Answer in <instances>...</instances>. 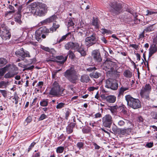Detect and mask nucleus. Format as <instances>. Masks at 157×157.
I'll return each mask as SVG.
<instances>
[{
  "mask_svg": "<svg viewBox=\"0 0 157 157\" xmlns=\"http://www.w3.org/2000/svg\"><path fill=\"white\" fill-rule=\"evenodd\" d=\"M59 26V25H56L55 23H53L52 26L49 29H47L45 26L40 27L35 32V37L36 40L38 41H41V37L43 39L45 38L46 35H48L49 33H52Z\"/></svg>",
  "mask_w": 157,
  "mask_h": 157,
  "instance_id": "1",
  "label": "nucleus"
},
{
  "mask_svg": "<svg viewBox=\"0 0 157 157\" xmlns=\"http://www.w3.org/2000/svg\"><path fill=\"white\" fill-rule=\"evenodd\" d=\"M85 37L87 36L85 39V44L88 47H90L95 44L98 39L96 34L90 30H86Z\"/></svg>",
  "mask_w": 157,
  "mask_h": 157,
  "instance_id": "2",
  "label": "nucleus"
},
{
  "mask_svg": "<svg viewBox=\"0 0 157 157\" xmlns=\"http://www.w3.org/2000/svg\"><path fill=\"white\" fill-rule=\"evenodd\" d=\"M101 67L102 69L107 71V75L113 74L116 69V63L108 60H106Z\"/></svg>",
  "mask_w": 157,
  "mask_h": 157,
  "instance_id": "3",
  "label": "nucleus"
},
{
  "mask_svg": "<svg viewBox=\"0 0 157 157\" xmlns=\"http://www.w3.org/2000/svg\"><path fill=\"white\" fill-rule=\"evenodd\" d=\"M125 98L128 105L132 108L136 109L141 107V102L138 99L135 98L130 95H126Z\"/></svg>",
  "mask_w": 157,
  "mask_h": 157,
  "instance_id": "4",
  "label": "nucleus"
},
{
  "mask_svg": "<svg viewBox=\"0 0 157 157\" xmlns=\"http://www.w3.org/2000/svg\"><path fill=\"white\" fill-rule=\"evenodd\" d=\"M65 89H61L59 84L55 82L53 84L52 87L49 92L50 95L58 97L63 96L65 95Z\"/></svg>",
  "mask_w": 157,
  "mask_h": 157,
  "instance_id": "5",
  "label": "nucleus"
},
{
  "mask_svg": "<svg viewBox=\"0 0 157 157\" xmlns=\"http://www.w3.org/2000/svg\"><path fill=\"white\" fill-rule=\"evenodd\" d=\"M64 76L68 80L73 83H76L78 79V74L73 69L70 68L67 70L64 73Z\"/></svg>",
  "mask_w": 157,
  "mask_h": 157,
  "instance_id": "6",
  "label": "nucleus"
},
{
  "mask_svg": "<svg viewBox=\"0 0 157 157\" xmlns=\"http://www.w3.org/2000/svg\"><path fill=\"white\" fill-rule=\"evenodd\" d=\"M4 67H6V71H9L8 73H6L4 75V77L6 78H10L14 75L17 74V68L14 65H10L8 66H6Z\"/></svg>",
  "mask_w": 157,
  "mask_h": 157,
  "instance_id": "7",
  "label": "nucleus"
},
{
  "mask_svg": "<svg viewBox=\"0 0 157 157\" xmlns=\"http://www.w3.org/2000/svg\"><path fill=\"white\" fill-rule=\"evenodd\" d=\"M47 8L48 7L45 4L40 3L34 13L39 16H43L47 13Z\"/></svg>",
  "mask_w": 157,
  "mask_h": 157,
  "instance_id": "8",
  "label": "nucleus"
},
{
  "mask_svg": "<svg viewBox=\"0 0 157 157\" xmlns=\"http://www.w3.org/2000/svg\"><path fill=\"white\" fill-rule=\"evenodd\" d=\"M105 86L112 90H116L118 88V85L115 80L109 78L106 81Z\"/></svg>",
  "mask_w": 157,
  "mask_h": 157,
  "instance_id": "9",
  "label": "nucleus"
},
{
  "mask_svg": "<svg viewBox=\"0 0 157 157\" xmlns=\"http://www.w3.org/2000/svg\"><path fill=\"white\" fill-rule=\"evenodd\" d=\"M113 121L112 117L109 114H107L105 115L102 118V125L106 128H110Z\"/></svg>",
  "mask_w": 157,
  "mask_h": 157,
  "instance_id": "10",
  "label": "nucleus"
},
{
  "mask_svg": "<svg viewBox=\"0 0 157 157\" xmlns=\"http://www.w3.org/2000/svg\"><path fill=\"white\" fill-rule=\"evenodd\" d=\"M110 6L111 7V12L115 14H118L122 12V6L121 4L113 2L111 3Z\"/></svg>",
  "mask_w": 157,
  "mask_h": 157,
  "instance_id": "11",
  "label": "nucleus"
},
{
  "mask_svg": "<svg viewBox=\"0 0 157 157\" xmlns=\"http://www.w3.org/2000/svg\"><path fill=\"white\" fill-rule=\"evenodd\" d=\"M91 56L94 60L97 63H100L102 61V58L99 49L93 50L91 52Z\"/></svg>",
  "mask_w": 157,
  "mask_h": 157,
  "instance_id": "12",
  "label": "nucleus"
},
{
  "mask_svg": "<svg viewBox=\"0 0 157 157\" xmlns=\"http://www.w3.org/2000/svg\"><path fill=\"white\" fill-rule=\"evenodd\" d=\"M15 53L17 56L21 57L22 60H24L26 57H30L29 52L27 51H24L23 48L17 51Z\"/></svg>",
  "mask_w": 157,
  "mask_h": 157,
  "instance_id": "13",
  "label": "nucleus"
},
{
  "mask_svg": "<svg viewBox=\"0 0 157 157\" xmlns=\"http://www.w3.org/2000/svg\"><path fill=\"white\" fill-rule=\"evenodd\" d=\"M0 36L2 40H6L9 39L11 36V34L9 31L4 28L3 31H1Z\"/></svg>",
  "mask_w": 157,
  "mask_h": 157,
  "instance_id": "14",
  "label": "nucleus"
},
{
  "mask_svg": "<svg viewBox=\"0 0 157 157\" xmlns=\"http://www.w3.org/2000/svg\"><path fill=\"white\" fill-rule=\"evenodd\" d=\"M78 47V43H74L70 42L66 44L65 45V47L66 49L68 50L69 49H72L75 50V49Z\"/></svg>",
  "mask_w": 157,
  "mask_h": 157,
  "instance_id": "15",
  "label": "nucleus"
},
{
  "mask_svg": "<svg viewBox=\"0 0 157 157\" xmlns=\"http://www.w3.org/2000/svg\"><path fill=\"white\" fill-rule=\"evenodd\" d=\"M101 97L105 99L106 101L109 103H113L116 100V97L113 95H110L105 96L103 95L101 96Z\"/></svg>",
  "mask_w": 157,
  "mask_h": 157,
  "instance_id": "16",
  "label": "nucleus"
},
{
  "mask_svg": "<svg viewBox=\"0 0 157 157\" xmlns=\"http://www.w3.org/2000/svg\"><path fill=\"white\" fill-rule=\"evenodd\" d=\"M151 89V86L149 84H146L145 86L142 88L140 92L141 96L144 95L147 92L150 91Z\"/></svg>",
  "mask_w": 157,
  "mask_h": 157,
  "instance_id": "17",
  "label": "nucleus"
},
{
  "mask_svg": "<svg viewBox=\"0 0 157 157\" xmlns=\"http://www.w3.org/2000/svg\"><path fill=\"white\" fill-rule=\"evenodd\" d=\"M30 60L31 63H30L24 65L23 67L25 68V69H24L23 71H24L25 70H32L34 68V66L33 65H32L29 67H28V66L32 64L33 63H34L35 62V58H33V59H30Z\"/></svg>",
  "mask_w": 157,
  "mask_h": 157,
  "instance_id": "18",
  "label": "nucleus"
},
{
  "mask_svg": "<svg viewBox=\"0 0 157 157\" xmlns=\"http://www.w3.org/2000/svg\"><path fill=\"white\" fill-rule=\"evenodd\" d=\"M157 51V46L156 44H153L149 49V57H151L152 55Z\"/></svg>",
  "mask_w": 157,
  "mask_h": 157,
  "instance_id": "19",
  "label": "nucleus"
},
{
  "mask_svg": "<svg viewBox=\"0 0 157 157\" xmlns=\"http://www.w3.org/2000/svg\"><path fill=\"white\" fill-rule=\"evenodd\" d=\"M56 18V16L55 15H54L50 17L49 18L42 21L41 23L42 24L49 23L52 22L53 21L55 20Z\"/></svg>",
  "mask_w": 157,
  "mask_h": 157,
  "instance_id": "20",
  "label": "nucleus"
},
{
  "mask_svg": "<svg viewBox=\"0 0 157 157\" xmlns=\"http://www.w3.org/2000/svg\"><path fill=\"white\" fill-rule=\"evenodd\" d=\"M86 30V29L83 28H79L77 31L78 35L83 38L85 37Z\"/></svg>",
  "mask_w": 157,
  "mask_h": 157,
  "instance_id": "21",
  "label": "nucleus"
},
{
  "mask_svg": "<svg viewBox=\"0 0 157 157\" xmlns=\"http://www.w3.org/2000/svg\"><path fill=\"white\" fill-rule=\"evenodd\" d=\"M68 55H67L65 57L62 56H58L56 57V59L59 61H57L61 64H63L67 60Z\"/></svg>",
  "mask_w": 157,
  "mask_h": 157,
  "instance_id": "22",
  "label": "nucleus"
},
{
  "mask_svg": "<svg viewBox=\"0 0 157 157\" xmlns=\"http://www.w3.org/2000/svg\"><path fill=\"white\" fill-rule=\"evenodd\" d=\"M90 79L87 75L84 74L82 75L80 78V81L82 82L87 83L89 82Z\"/></svg>",
  "mask_w": 157,
  "mask_h": 157,
  "instance_id": "23",
  "label": "nucleus"
},
{
  "mask_svg": "<svg viewBox=\"0 0 157 157\" xmlns=\"http://www.w3.org/2000/svg\"><path fill=\"white\" fill-rule=\"evenodd\" d=\"M38 5H37V3L36 2L32 3L29 7V10H31L33 13H35Z\"/></svg>",
  "mask_w": 157,
  "mask_h": 157,
  "instance_id": "24",
  "label": "nucleus"
},
{
  "mask_svg": "<svg viewBox=\"0 0 157 157\" xmlns=\"http://www.w3.org/2000/svg\"><path fill=\"white\" fill-rule=\"evenodd\" d=\"M74 124L71 123L67 127L66 132L68 134H70L73 132V128L75 127Z\"/></svg>",
  "mask_w": 157,
  "mask_h": 157,
  "instance_id": "25",
  "label": "nucleus"
},
{
  "mask_svg": "<svg viewBox=\"0 0 157 157\" xmlns=\"http://www.w3.org/2000/svg\"><path fill=\"white\" fill-rule=\"evenodd\" d=\"M120 133L122 135H125L128 134L131 131V129L130 128H121L120 130Z\"/></svg>",
  "mask_w": 157,
  "mask_h": 157,
  "instance_id": "26",
  "label": "nucleus"
},
{
  "mask_svg": "<svg viewBox=\"0 0 157 157\" xmlns=\"http://www.w3.org/2000/svg\"><path fill=\"white\" fill-rule=\"evenodd\" d=\"M89 76L91 78H97L101 76V74L98 72H95L90 73Z\"/></svg>",
  "mask_w": 157,
  "mask_h": 157,
  "instance_id": "27",
  "label": "nucleus"
},
{
  "mask_svg": "<svg viewBox=\"0 0 157 157\" xmlns=\"http://www.w3.org/2000/svg\"><path fill=\"white\" fill-rule=\"evenodd\" d=\"M41 48L45 51L49 52L52 54H54L55 52V51L53 48L50 49L48 47H45L44 46H42Z\"/></svg>",
  "mask_w": 157,
  "mask_h": 157,
  "instance_id": "28",
  "label": "nucleus"
},
{
  "mask_svg": "<svg viewBox=\"0 0 157 157\" xmlns=\"http://www.w3.org/2000/svg\"><path fill=\"white\" fill-rule=\"evenodd\" d=\"M21 15L20 13H18L15 16V21L21 24L22 22L21 20Z\"/></svg>",
  "mask_w": 157,
  "mask_h": 157,
  "instance_id": "29",
  "label": "nucleus"
},
{
  "mask_svg": "<svg viewBox=\"0 0 157 157\" xmlns=\"http://www.w3.org/2000/svg\"><path fill=\"white\" fill-rule=\"evenodd\" d=\"M118 125L120 126H123L125 123L129 122V121L126 119L122 118V120H119L117 121Z\"/></svg>",
  "mask_w": 157,
  "mask_h": 157,
  "instance_id": "30",
  "label": "nucleus"
},
{
  "mask_svg": "<svg viewBox=\"0 0 157 157\" xmlns=\"http://www.w3.org/2000/svg\"><path fill=\"white\" fill-rule=\"evenodd\" d=\"M124 76L127 78H130L132 76V72L128 70L125 71L124 72Z\"/></svg>",
  "mask_w": 157,
  "mask_h": 157,
  "instance_id": "31",
  "label": "nucleus"
},
{
  "mask_svg": "<svg viewBox=\"0 0 157 157\" xmlns=\"http://www.w3.org/2000/svg\"><path fill=\"white\" fill-rule=\"evenodd\" d=\"M48 100L47 99H43L41 100L40 102V105L43 107H46L48 104Z\"/></svg>",
  "mask_w": 157,
  "mask_h": 157,
  "instance_id": "32",
  "label": "nucleus"
},
{
  "mask_svg": "<svg viewBox=\"0 0 157 157\" xmlns=\"http://www.w3.org/2000/svg\"><path fill=\"white\" fill-rule=\"evenodd\" d=\"M92 25L94 26L96 28H98L99 27L98 20L97 18H94L92 20Z\"/></svg>",
  "mask_w": 157,
  "mask_h": 157,
  "instance_id": "33",
  "label": "nucleus"
},
{
  "mask_svg": "<svg viewBox=\"0 0 157 157\" xmlns=\"http://www.w3.org/2000/svg\"><path fill=\"white\" fill-rule=\"evenodd\" d=\"M129 89L128 87H121L119 90V95H123L124 92Z\"/></svg>",
  "mask_w": 157,
  "mask_h": 157,
  "instance_id": "34",
  "label": "nucleus"
},
{
  "mask_svg": "<svg viewBox=\"0 0 157 157\" xmlns=\"http://www.w3.org/2000/svg\"><path fill=\"white\" fill-rule=\"evenodd\" d=\"M118 108V107L117 106H113L110 107V108H109V109L110 110L112 113L113 114L116 112Z\"/></svg>",
  "mask_w": 157,
  "mask_h": 157,
  "instance_id": "35",
  "label": "nucleus"
},
{
  "mask_svg": "<svg viewBox=\"0 0 157 157\" xmlns=\"http://www.w3.org/2000/svg\"><path fill=\"white\" fill-rule=\"evenodd\" d=\"M7 62L6 59L3 58H0V67L5 65Z\"/></svg>",
  "mask_w": 157,
  "mask_h": 157,
  "instance_id": "36",
  "label": "nucleus"
},
{
  "mask_svg": "<svg viewBox=\"0 0 157 157\" xmlns=\"http://www.w3.org/2000/svg\"><path fill=\"white\" fill-rule=\"evenodd\" d=\"M155 24H153L150 26L146 28L144 30V32H149L153 31L154 30V29L153 27V26Z\"/></svg>",
  "mask_w": 157,
  "mask_h": 157,
  "instance_id": "37",
  "label": "nucleus"
},
{
  "mask_svg": "<svg viewBox=\"0 0 157 157\" xmlns=\"http://www.w3.org/2000/svg\"><path fill=\"white\" fill-rule=\"evenodd\" d=\"M6 67H4L0 69V79L2 77L3 75L6 72Z\"/></svg>",
  "mask_w": 157,
  "mask_h": 157,
  "instance_id": "38",
  "label": "nucleus"
},
{
  "mask_svg": "<svg viewBox=\"0 0 157 157\" xmlns=\"http://www.w3.org/2000/svg\"><path fill=\"white\" fill-rule=\"evenodd\" d=\"M6 67H4L0 69V79L2 77L3 75L6 72Z\"/></svg>",
  "mask_w": 157,
  "mask_h": 157,
  "instance_id": "39",
  "label": "nucleus"
},
{
  "mask_svg": "<svg viewBox=\"0 0 157 157\" xmlns=\"http://www.w3.org/2000/svg\"><path fill=\"white\" fill-rule=\"evenodd\" d=\"M6 67H4L0 69V79L2 77L3 75L6 72Z\"/></svg>",
  "mask_w": 157,
  "mask_h": 157,
  "instance_id": "40",
  "label": "nucleus"
},
{
  "mask_svg": "<svg viewBox=\"0 0 157 157\" xmlns=\"http://www.w3.org/2000/svg\"><path fill=\"white\" fill-rule=\"evenodd\" d=\"M68 55L69 57L72 59H74L75 57V56L73 52L70 50L68 52V55Z\"/></svg>",
  "mask_w": 157,
  "mask_h": 157,
  "instance_id": "41",
  "label": "nucleus"
},
{
  "mask_svg": "<svg viewBox=\"0 0 157 157\" xmlns=\"http://www.w3.org/2000/svg\"><path fill=\"white\" fill-rule=\"evenodd\" d=\"M57 103L58 104L56 106V108L57 109H61L65 105V104L63 102H60L59 103H58V102H57Z\"/></svg>",
  "mask_w": 157,
  "mask_h": 157,
  "instance_id": "42",
  "label": "nucleus"
},
{
  "mask_svg": "<svg viewBox=\"0 0 157 157\" xmlns=\"http://www.w3.org/2000/svg\"><path fill=\"white\" fill-rule=\"evenodd\" d=\"M64 149V148L63 147H59L57 148L56 151L58 153H61L63 152Z\"/></svg>",
  "mask_w": 157,
  "mask_h": 157,
  "instance_id": "43",
  "label": "nucleus"
},
{
  "mask_svg": "<svg viewBox=\"0 0 157 157\" xmlns=\"http://www.w3.org/2000/svg\"><path fill=\"white\" fill-rule=\"evenodd\" d=\"M18 97L17 94H14L13 99H14L15 101V104H17L18 103Z\"/></svg>",
  "mask_w": 157,
  "mask_h": 157,
  "instance_id": "44",
  "label": "nucleus"
},
{
  "mask_svg": "<svg viewBox=\"0 0 157 157\" xmlns=\"http://www.w3.org/2000/svg\"><path fill=\"white\" fill-rule=\"evenodd\" d=\"M70 34V33H67L65 35H64L59 40V42H60L64 40H65L67 37V36Z\"/></svg>",
  "mask_w": 157,
  "mask_h": 157,
  "instance_id": "45",
  "label": "nucleus"
},
{
  "mask_svg": "<svg viewBox=\"0 0 157 157\" xmlns=\"http://www.w3.org/2000/svg\"><path fill=\"white\" fill-rule=\"evenodd\" d=\"M84 146V144L81 142H79L77 143V147L80 149L81 148H82Z\"/></svg>",
  "mask_w": 157,
  "mask_h": 157,
  "instance_id": "46",
  "label": "nucleus"
},
{
  "mask_svg": "<svg viewBox=\"0 0 157 157\" xmlns=\"http://www.w3.org/2000/svg\"><path fill=\"white\" fill-rule=\"evenodd\" d=\"M147 14H146V15H151L153 14L154 13H157L156 12H155L153 11L149 10H146Z\"/></svg>",
  "mask_w": 157,
  "mask_h": 157,
  "instance_id": "47",
  "label": "nucleus"
},
{
  "mask_svg": "<svg viewBox=\"0 0 157 157\" xmlns=\"http://www.w3.org/2000/svg\"><path fill=\"white\" fill-rule=\"evenodd\" d=\"M97 69L95 67H90L86 69V71L89 72H92Z\"/></svg>",
  "mask_w": 157,
  "mask_h": 157,
  "instance_id": "48",
  "label": "nucleus"
},
{
  "mask_svg": "<svg viewBox=\"0 0 157 157\" xmlns=\"http://www.w3.org/2000/svg\"><path fill=\"white\" fill-rule=\"evenodd\" d=\"M112 130L114 133H117L119 129L116 125L112 126Z\"/></svg>",
  "mask_w": 157,
  "mask_h": 157,
  "instance_id": "49",
  "label": "nucleus"
},
{
  "mask_svg": "<svg viewBox=\"0 0 157 157\" xmlns=\"http://www.w3.org/2000/svg\"><path fill=\"white\" fill-rule=\"evenodd\" d=\"M47 117V115L45 114H42L39 118V121H42Z\"/></svg>",
  "mask_w": 157,
  "mask_h": 157,
  "instance_id": "50",
  "label": "nucleus"
},
{
  "mask_svg": "<svg viewBox=\"0 0 157 157\" xmlns=\"http://www.w3.org/2000/svg\"><path fill=\"white\" fill-rule=\"evenodd\" d=\"M0 93H1L3 96L6 97L7 96V92L5 90H0Z\"/></svg>",
  "mask_w": 157,
  "mask_h": 157,
  "instance_id": "51",
  "label": "nucleus"
},
{
  "mask_svg": "<svg viewBox=\"0 0 157 157\" xmlns=\"http://www.w3.org/2000/svg\"><path fill=\"white\" fill-rule=\"evenodd\" d=\"M75 50H77V51L79 53H80L81 52H82V51H83L84 50L83 48L81 47L79 44H78V47L77 48L75 49Z\"/></svg>",
  "mask_w": 157,
  "mask_h": 157,
  "instance_id": "52",
  "label": "nucleus"
},
{
  "mask_svg": "<svg viewBox=\"0 0 157 157\" xmlns=\"http://www.w3.org/2000/svg\"><path fill=\"white\" fill-rule=\"evenodd\" d=\"M153 145V143H148L146 144V146L148 148H151L152 147Z\"/></svg>",
  "mask_w": 157,
  "mask_h": 157,
  "instance_id": "53",
  "label": "nucleus"
},
{
  "mask_svg": "<svg viewBox=\"0 0 157 157\" xmlns=\"http://www.w3.org/2000/svg\"><path fill=\"white\" fill-rule=\"evenodd\" d=\"M151 82H152L155 85L156 84V82L157 81V79L156 78H152L151 79Z\"/></svg>",
  "mask_w": 157,
  "mask_h": 157,
  "instance_id": "54",
  "label": "nucleus"
},
{
  "mask_svg": "<svg viewBox=\"0 0 157 157\" xmlns=\"http://www.w3.org/2000/svg\"><path fill=\"white\" fill-rule=\"evenodd\" d=\"M68 26H73L74 25V23L71 20H69L68 22Z\"/></svg>",
  "mask_w": 157,
  "mask_h": 157,
  "instance_id": "55",
  "label": "nucleus"
},
{
  "mask_svg": "<svg viewBox=\"0 0 157 157\" xmlns=\"http://www.w3.org/2000/svg\"><path fill=\"white\" fill-rule=\"evenodd\" d=\"M57 73V71L55 70L53 71L52 72V77L53 78H55L56 77V75Z\"/></svg>",
  "mask_w": 157,
  "mask_h": 157,
  "instance_id": "56",
  "label": "nucleus"
},
{
  "mask_svg": "<svg viewBox=\"0 0 157 157\" xmlns=\"http://www.w3.org/2000/svg\"><path fill=\"white\" fill-rule=\"evenodd\" d=\"M15 12L14 10L10 11H7L6 12V13L5 14V16H6L8 15L9 14H12L13 13Z\"/></svg>",
  "mask_w": 157,
  "mask_h": 157,
  "instance_id": "57",
  "label": "nucleus"
},
{
  "mask_svg": "<svg viewBox=\"0 0 157 157\" xmlns=\"http://www.w3.org/2000/svg\"><path fill=\"white\" fill-rule=\"evenodd\" d=\"M1 82L2 86H6L8 84V81H2Z\"/></svg>",
  "mask_w": 157,
  "mask_h": 157,
  "instance_id": "58",
  "label": "nucleus"
},
{
  "mask_svg": "<svg viewBox=\"0 0 157 157\" xmlns=\"http://www.w3.org/2000/svg\"><path fill=\"white\" fill-rule=\"evenodd\" d=\"M93 145L94 146L95 148L96 149H98L100 148V147L96 143H93Z\"/></svg>",
  "mask_w": 157,
  "mask_h": 157,
  "instance_id": "59",
  "label": "nucleus"
},
{
  "mask_svg": "<svg viewBox=\"0 0 157 157\" xmlns=\"http://www.w3.org/2000/svg\"><path fill=\"white\" fill-rule=\"evenodd\" d=\"M70 114V112L68 111H67L66 112V113H65V118L67 120L68 118V117L69 116V115Z\"/></svg>",
  "mask_w": 157,
  "mask_h": 157,
  "instance_id": "60",
  "label": "nucleus"
},
{
  "mask_svg": "<svg viewBox=\"0 0 157 157\" xmlns=\"http://www.w3.org/2000/svg\"><path fill=\"white\" fill-rule=\"evenodd\" d=\"M101 40L105 44H106L107 43V41L105 37H102L101 38Z\"/></svg>",
  "mask_w": 157,
  "mask_h": 157,
  "instance_id": "61",
  "label": "nucleus"
},
{
  "mask_svg": "<svg viewBox=\"0 0 157 157\" xmlns=\"http://www.w3.org/2000/svg\"><path fill=\"white\" fill-rule=\"evenodd\" d=\"M32 119L30 117H28L26 119V121L28 123L30 122L31 121Z\"/></svg>",
  "mask_w": 157,
  "mask_h": 157,
  "instance_id": "62",
  "label": "nucleus"
},
{
  "mask_svg": "<svg viewBox=\"0 0 157 157\" xmlns=\"http://www.w3.org/2000/svg\"><path fill=\"white\" fill-rule=\"evenodd\" d=\"M80 53L82 56H84L86 55V52L84 50L82 51V52H81Z\"/></svg>",
  "mask_w": 157,
  "mask_h": 157,
  "instance_id": "63",
  "label": "nucleus"
},
{
  "mask_svg": "<svg viewBox=\"0 0 157 157\" xmlns=\"http://www.w3.org/2000/svg\"><path fill=\"white\" fill-rule=\"evenodd\" d=\"M95 117L96 118H98V117H100L101 116V114L100 113H96L95 115Z\"/></svg>",
  "mask_w": 157,
  "mask_h": 157,
  "instance_id": "64",
  "label": "nucleus"
}]
</instances>
